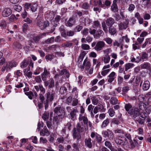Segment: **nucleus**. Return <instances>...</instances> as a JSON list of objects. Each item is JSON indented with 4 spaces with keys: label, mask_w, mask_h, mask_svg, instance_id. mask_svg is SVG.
I'll return each mask as SVG.
<instances>
[{
    "label": "nucleus",
    "mask_w": 151,
    "mask_h": 151,
    "mask_svg": "<svg viewBox=\"0 0 151 151\" xmlns=\"http://www.w3.org/2000/svg\"><path fill=\"white\" fill-rule=\"evenodd\" d=\"M34 93L35 97H37L38 96V93L40 91V93L39 94V98L41 101H43L45 100V97L44 94L45 92V89L43 87V86L40 84L38 86H34Z\"/></svg>",
    "instance_id": "obj_1"
},
{
    "label": "nucleus",
    "mask_w": 151,
    "mask_h": 151,
    "mask_svg": "<svg viewBox=\"0 0 151 151\" xmlns=\"http://www.w3.org/2000/svg\"><path fill=\"white\" fill-rule=\"evenodd\" d=\"M114 141L117 145L121 146H124L127 143V139L122 134V135H118L114 138Z\"/></svg>",
    "instance_id": "obj_2"
},
{
    "label": "nucleus",
    "mask_w": 151,
    "mask_h": 151,
    "mask_svg": "<svg viewBox=\"0 0 151 151\" xmlns=\"http://www.w3.org/2000/svg\"><path fill=\"white\" fill-rule=\"evenodd\" d=\"M50 22L48 21H43L41 19H38L36 22V26L40 29L43 30L48 27L50 25Z\"/></svg>",
    "instance_id": "obj_3"
},
{
    "label": "nucleus",
    "mask_w": 151,
    "mask_h": 151,
    "mask_svg": "<svg viewBox=\"0 0 151 151\" xmlns=\"http://www.w3.org/2000/svg\"><path fill=\"white\" fill-rule=\"evenodd\" d=\"M70 73L68 71L65 69H63L60 70L58 78H60L61 80H60V83H62L63 81H65L66 78H68L70 76Z\"/></svg>",
    "instance_id": "obj_4"
},
{
    "label": "nucleus",
    "mask_w": 151,
    "mask_h": 151,
    "mask_svg": "<svg viewBox=\"0 0 151 151\" xmlns=\"http://www.w3.org/2000/svg\"><path fill=\"white\" fill-rule=\"evenodd\" d=\"M102 134L106 140H111L114 137V133L111 130L109 129L103 131Z\"/></svg>",
    "instance_id": "obj_5"
},
{
    "label": "nucleus",
    "mask_w": 151,
    "mask_h": 151,
    "mask_svg": "<svg viewBox=\"0 0 151 151\" xmlns=\"http://www.w3.org/2000/svg\"><path fill=\"white\" fill-rule=\"evenodd\" d=\"M91 66V64L89 60L86 58L84 60L83 64L80 65V68L81 70H84L85 72H88Z\"/></svg>",
    "instance_id": "obj_6"
},
{
    "label": "nucleus",
    "mask_w": 151,
    "mask_h": 151,
    "mask_svg": "<svg viewBox=\"0 0 151 151\" xmlns=\"http://www.w3.org/2000/svg\"><path fill=\"white\" fill-rule=\"evenodd\" d=\"M45 86L48 87L49 89L53 88L55 87V83L54 79L52 78H50L48 80L43 81Z\"/></svg>",
    "instance_id": "obj_7"
},
{
    "label": "nucleus",
    "mask_w": 151,
    "mask_h": 151,
    "mask_svg": "<svg viewBox=\"0 0 151 151\" xmlns=\"http://www.w3.org/2000/svg\"><path fill=\"white\" fill-rule=\"evenodd\" d=\"M54 112L61 119L63 118L65 116V112L64 109L61 108V107L59 106L56 107L54 109Z\"/></svg>",
    "instance_id": "obj_8"
},
{
    "label": "nucleus",
    "mask_w": 151,
    "mask_h": 151,
    "mask_svg": "<svg viewBox=\"0 0 151 151\" xmlns=\"http://www.w3.org/2000/svg\"><path fill=\"white\" fill-rule=\"evenodd\" d=\"M78 120L79 123L83 124L84 127L88 126V120L86 116L82 114H80Z\"/></svg>",
    "instance_id": "obj_9"
},
{
    "label": "nucleus",
    "mask_w": 151,
    "mask_h": 151,
    "mask_svg": "<svg viewBox=\"0 0 151 151\" xmlns=\"http://www.w3.org/2000/svg\"><path fill=\"white\" fill-rule=\"evenodd\" d=\"M55 92L52 91L50 92L48 91L46 93L45 96L46 97V99L48 100L50 102H52L55 97Z\"/></svg>",
    "instance_id": "obj_10"
},
{
    "label": "nucleus",
    "mask_w": 151,
    "mask_h": 151,
    "mask_svg": "<svg viewBox=\"0 0 151 151\" xmlns=\"http://www.w3.org/2000/svg\"><path fill=\"white\" fill-rule=\"evenodd\" d=\"M106 111V109L104 108V106L101 104H99L98 106H95L93 109V113L96 114L98 111L104 112Z\"/></svg>",
    "instance_id": "obj_11"
},
{
    "label": "nucleus",
    "mask_w": 151,
    "mask_h": 151,
    "mask_svg": "<svg viewBox=\"0 0 151 151\" xmlns=\"http://www.w3.org/2000/svg\"><path fill=\"white\" fill-rule=\"evenodd\" d=\"M129 22V19H126L123 22L120 23L119 25V29L122 30L126 29L127 27Z\"/></svg>",
    "instance_id": "obj_12"
},
{
    "label": "nucleus",
    "mask_w": 151,
    "mask_h": 151,
    "mask_svg": "<svg viewBox=\"0 0 151 151\" xmlns=\"http://www.w3.org/2000/svg\"><path fill=\"white\" fill-rule=\"evenodd\" d=\"M78 112V110L74 108L70 111L69 114L68 115V116L71 120L73 121L75 120L76 119V114Z\"/></svg>",
    "instance_id": "obj_13"
},
{
    "label": "nucleus",
    "mask_w": 151,
    "mask_h": 151,
    "mask_svg": "<svg viewBox=\"0 0 151 151\" xmlns=\"http://www.w3.org/2000/svg\"><path fill=\"white\" fill-rule=\"evenodd\" d=\"M131 111L132 113L129 114L133 118H135L139 116V109L137 108L134 107L131 109Z\"/></svg>",
    "instance_id": "obj_14"
},
{
    "label": "nucleus",
    "mask_w": 151,
    "mask_h": 151,
    "mask_svg": "<svg viewBox=\"0 0 151 151\" xmlns=\"http://www.w3.org/2000/svg\"><path fill=\"white\" fill-rule=\"evenodd\" d=\"M84 124H83L78 122L76 125V129L79 132H82L84 131V129L86 130L87 129L86 128H84Z\"/></svg>",
    "instance_id": "obj_15"
},
{
    "label": "nucleus",
    "mask_w": 151,
    "mask_h": 151,
    "mask_svg": "<svg viewBox=\"0 0 151 151\" xmlns=\"http://www.w3.org/2000/svg\"><path fill=\"white\" fill-rule=\"evenodd\" d=\"M50 75V73L49 71H47L46 68H45L44 69V72L41 74V78L43 81H45L47 80V76H49Z\"/></svg>",
    "instance_id": "obj_16"
},
{
    "label": "nucleus",
    "mask_w": 151,
    "mask_h": 151,
    "mask_svg": "<svg viewBox=\"0 0 151 151\" xmlns=\"http://www.w3.org/2000/svg\"><path fill=\"white\" fill-rule=\"evenodd\" d=\"M76 22L75 18L74 17H71L67 21L66 23V25L67 26L72 27L75 24Z\"/></svg>",
    "instance_id": "obj_17"
},
{
    "label": "nucleus",
    "mask_w": 151,
    "mask_h": 151,
    "mask_svg": "<svg viewBox=\"0 0 151 151\" xmlns=\"http://www.w3.org/2000/svg\"><path fill=\"white\" fill-rule=\"evenodd\" d=\"M80 132L78 131L76 128H74L73 134V138L74 139H76L77 140L80 139L81 137Z\"/></svg>",
    "instance_id": "obj_18"
},
{
    "label": "nucleus",
    "mask_w": 151,
    "mask_h": 151,
    "mask_svg": "<svg viewBox=\"0 0 151 151\" xmlns=\"http://www.w3.org/2000/svg\"><path fill=\"white\" fill-rule=\"evenodd\" d=\"M12 13V11L10 8H5L3 11L2 15L4 17H7L10 15Z\"/></svg>",
    "instance_id": "obj_19"
},
{
    "label": "nucleus",
    "mask_w": 151,
    "mask_h": 151,
    "mask_svg": "<svg viewBox=\"0 0 151 151\" xmlns=\"http://www.w3.org/2000/svg\"><path fill=\"white\" fill-rule=\"evenodd\" d=\"M6 64L8 67V69H9L10 70L12 68L16 67L18 65V63L17 62L12 61L6 63Z\"/></svg>",
    "instance_id": "obj_20"
},
{
    "label": "nucleus",
    "mask_w": 151,
    "mask_h": 151,
    "mask_svg": "<svg viewBox=\"0 0 151 151\" xmlns=\"http://www.w3.org/2000/svg\"><path fill=\"white\" fill-rule=\"evenodd\" d=\"M108 78L107 79L108 82L110 83L112 82L116 77L115 73L114 72H112L108 76Z\"/></svg>",
    "instance_id": "obj_21"
},
{
    "label": "nucleus",
    "mask_w": 151,
    "mask_h": 151,
    "mask_svg": "<svg viewBox=\"0 0 151 151\" xmlns=\"http://www.w3.org/2000/svg\"><path fill=\"white\" fill-rule=\"evenodd\" d=\"M141 68L142 69H146L150 71L151 69L150 64L148 62H145L141 65Z\"/></svg>",
    "instance_id": "obj_22"
},
{
    "label": "nucleus",
    "mask_w": 151,
    "mask_h": 151,
    "mask_svg": "<svg viewBox=\"0 0 151 151\" xmlns=\"http://www.w3.org/2000/svg\"><path fill=\"white\" fill-rule=\"evenodd\" d=\"M94 106H93L91 104L89 105L88 107V110L90 113V115L92 118L94 116V114L93 113V109Z\"/></svg>",
    "instance_id": "obj_23"
},
{
    "label": "nucleus",
    "mask_w": 151,
    "mask_h": 151,
    "mask_svg": "<svg viewBox=\"0 0 151 151\" xmlns=\"http://www.w3.org/2000/svg\"><path fill=\"white\" fill-rule=\"evenodd\" d=\"M38 8V5L36 2L31 3L30 10L32 12H35L37 10Z\"/></svg>",
    "instance_id": "obj_24"
},
{
    "label": "nucleus",
    "mask_w": 151,
    "mask_h": 151,
    "mask_svg": "<svg viewBox=\"0 0 151 151\" xmlns=\"http://www.w3.org/2000/svg\"><path fill=\"white\" fill-rule=\"evenodd\" d=\"M40 135L42 136H44L45 135L48 136L49 135V132L46 127H44L43 129L40 131Z\"/></svg>",
    "instance_id": "obj_25"
},
{
    "label": "nucleus",
    "mask_w": 151,
    "mask_h": 151,
    "mask_svg": "<svg viewBox=\"0 0 151 151\" xmlns=\"http://www.w3.org/2000/svg\"><path fill=\"white\" fill-rule=\"evenodd\" d=\"M30 69L29 68H26L24 69L23 72L24 75L28 77V78H32V73L30 71Z\"/></svg>",
    "instance_id": "obj_26"
},
{
    "label": "nucleus",
    "mask_w": 151,
    "mask_h": 151,
    "mask_svg": "<svg viewBox=\"0 0 151 151\" xmlns=\"http://www.w3.org/2000/svg\"><path fill=\"white\" fill-rule=\"evenodd\" d=\"M134 107H133L132 106L129 104H126L124 106V108L125 110L128 112L129 114L132 113V112L131 111V109Z\"/></svg>",
    "instance_id": "obj_27"
},
{
    "label": "nucleus",
    "mask_w": 151,
    "mask_h": 151,
    "mask_svg": "<svg viewBox=\"0 0 151 151\" xmlns=\"http://www.w3.org/2000/svg\"><path fill=\"white\" fill-rule=\"evenodd\" d=\"M150 86V83L149 81H145L142 85V89L145 91L148 90Z\"/></svg>",
    "instance_id": "obj_28"
},
{
    "label": "nucleus",
    "mask_w": 151,
    "mask_h": 151,
    "mask_svg": "<svg viewBox=\"0 0 151 151\" xmlns=\"http://www.w3.org/2000/svg\"><path fill=\"white\" fill-rule=\"evenodd\" d=\"M111 10L114 12H116L118 11V9L117 4L113 2L111 6Z\"/></svg>",
    "instance_id": "obj_29"
},
{
    "label": "nucleus",
    "mask_w": 151,
    "mask_h": 151,
    "mask_svg": "<svg viewBox=\"0 0 151 151\" xmlns=\"http://www.w3.org/2000/svg\"><path fill=\"white\" fill-rule=\"evenodd\" d=\"M109 33L111 35H114L116 33V29L112 26H110L109 28Z\"/></svg>",
    "instance_id": "obj_30"
},
{
    "label": "nucleus",
    "mask_w": 151,
    "mask_h": 151,
    "mask_svg": "<svg viewBox=\"0 0 151 151\" xmlns=\"http://www.w3.org/2000/svg\"><path fill=\"white\" fill-rule=\"evenodd\" d=\"M91 139L90 138L85 140V144L86 146L89 148H91L92 147V144L91 142Z\"/></svg>",
    "instance_id": "obj_31"
},
{
    "label": "nucleus",
    "mask_w": 151,
    "mask_h": 151,
    "mask_svg": "<svg viewBox=\"0 0 151 151\" xmlns=\"http://www.w3.org/2000/svg\"><path fill=\"white\" fill-rule=\"evenodd\" d=\"M114 22V19L111 18H109L107 19L106 21V24L108 26H112Z\"/></svg>",
    "instance_id": "obj_32"
},
{
    "label": "nucleus",
    "mask_w": 151,
    "mask_h": 151,
    "mask_svg": "<svg viewBox=\"0 0 151 151\" xmlns=\"http://www.w3.org/2000/svg\"><path fill=\"white\" fill-rule=\"evenodd\" d=\"M110 119L107 118L104 121L102 122V124L101 126V128H105L109 124Z\"/></svg>",
    "instance_id": "obj_33"
},
{
    "label": "nucleus",
    "mask_w": 151,
    "mask_h": 151,
    "mask_svg": "<svg viewBox=\"0 0 151 151\" xmlns=\"http://www.w3.org/2000/svg\"><path fill=\"white\" fill-rule=\"evenodd\" d=\"M103 31L100 29H98L96 33L94 35V37L96 38H99L102 34H103Z\"/></svg>",
    "instance_id": "obj_34"
},
{
    "label": "nucleus",
    "mask_w": 151,
    "mask_h": 151,
    "mask_svg": "<svg viewBox=\"0 0 151 151\" xmlns=\"http://www.w3.org/2000/svg\"><path fill=\"white\" fill-rule=\"evenodd\" d=\"M110 57L108 55H106L103 57L102 58V60L105 63H108L110 60Z\"/></svg>",
    "instance_id": "obj_35"
},
{
    "label": "nucleus",
    "mask_w": 151,
    "mask_h": 151,
    "mask_svg": "<svg viewBox=\"0 0 151 151\" xmlns=\"http://www.w3.org/2000/svg\"><path fill=\"white\" fill-rule=\"evenodd\" d=\"M131 61L132 62H135L138 63H139L140 61H142L141 56L139 57L138 56L136 57V58H135L133 56V55H132V56H131Z\"/></svg>",
    "instance_id": "obj_36"
},
{
    "label": "nucleus",
    "mask_w": 151,
    "mask_h": 151,
    "mask_svg": "<svg viewBox=\"0 0 151 151\" xmlns=\"http://www.w3.org/2000/svg\"><path fill=\"white\" fill-rule=\"evenodd\" d=\"M43 71L42 68L37 66L34 70L33 74L35 75H38L40 74Z\"/></svg>",
    "instance_id": "obj_37"
},
{
    "label": "nucleus",
    "mask_w": 151,
    "mask_h": 151,
    "mask_svg": "<svg viewBox=\"0 0 151 151\" xmlns=\"http://www.w3.org/2000/svg\"><path fill=\"white\" fill-rule=\"evenodd\" d=\"M78 90L77 88L76 87H74L72 89L71 93L73 96L76 97L78 98Z\"/></svg>",
    "instance_id": "obj_38"
},
{
    "label": "nucleus",
    "mask_w": 151,
    "mask_h": 151,
    "mask_svg": "<svg viewBox=\"0 0 151 151\" xmlns=\"http://www.w3.org/2000/svg\"><path fill=\"white\" fill-rule=\"evenodd\" d=\"M35 90L34 88V91H33V93L31 91H30L29 92H25V94L27 96L28 98L30 99H32V97L35 96V94L34 93V90Z\"/></svg>",
    "instance_id": "obj_39"
},
{
    "label": "nucleus",
    "mask_w": 151,
    "mask_h": 151,
    "mask_svg": "<svg viewBox=\"0 0 151 151\" xmlns=\"http://www.w3.org/2000/svg\"><path fill=\"white\" fill-rule=\"evenodd\" d=\"M124 63V62L123 61L121 60H119V62H117L115 63H114L113 66L112 67V68H116L118 67H119V64L120 65H122Z\"/></svg>",
    "instance_id": "obj_40"
},
{
    "label": "nucleus",
    "mask_w": 151,
    "mask_h": 151,
    "mask_svg": "<svg viewBox=\"0 0 151 151\" xmlns=\"http://www.w3.org/2000/svg\"><path fill=\"white\" fill-rule=\"evenodd\" d=\"M136 121L141 124H144L145 121L144 117L142 116H140V117L137 118Z\"/></svg>",
    "instance_id": "obj_41"
},
{
    "label": "nucleus",
    "mask_w": 151,
    "mask_h": 151,
    "mask_svg": "<svg viewBox=\"0 0 151 151\" xmlns=\"http://www.w3.org/2000/svg\"><path fill=\"white\" fill-rule=\"evenodd\" d=\"M142 60L143 61H146L148 59V55L146 52H142L141 55Z\"/></svg>",
    "instance_id": "obj_42"
},
{
    "label": "nucleus",
    "mask_w": 151,
    "mask_h": 151,
    "mask_svg": "<svg viewBox=\"0 0 151 151\" xmlns=\"http://www.w3.org/2000/svg\"><path fill=\"white\" fill-rule=\"evenodd\" d=\"M28 63V60L25 59L21 63V67L22 68H25L27 67Z\"/></svg>",
    "instance_id": "obj_43"
},
{
    "label": "nucleus",
    "mask_w": 151,
    "mask_h": 151,
    "mask_svg": "<svg viewBox=\"0 0 151 151\" xmlns=\"http://www.w3.org/2000/svg\"><path fill=\"white\" fill-rule=\"evenodd\" d=\"M110 103L113 105H115L118 103V100L116 97H112L110 99Z\"/></svg>",
    "instance_id": "obj_44"
},
{
    "label": "nucleus",
    "mask_w": 151,
    "mask_h": 151,
    "mask_svg": "<svg viewBox=\"0 0 151 151\" xmlns=\"http://www.w3.org/2000/svg\"><path fill=\"white\" fill-rule=\"evenodd\" d=\"M72 150L71 151H79L78 144L73 143L72 145Z\"/></svg>",
    "instance_id": "obj_45"
},
{
    "label": "nucleus",
    "mask_w": 151,
    "mask_h": 151,
    "mask_svg": "<svg viewBox=\"0 0 151 151\" xmlns=\"http://www.w3.org/2000/svg\"><path fill=\"white\" fill-rule=\"evenodd\" d=\"M81 8L85 9H89L90 8V6L88 2H84L81 6Z\"/></svg>",
    "instance_id": "obj_46"
},
{
    "label": "nucleus",
    "mask_w": 151,
    "mask_h": 151,
    "mask_svg": "<svg viewBox=\"0 0 151 151\" xmlns=\"http://www.w3.org/2000/svg\"><path fill=\"white\" fill-rule=\"evenodd\" d=\"M0 26L2 28L6 29V23L4 20L0 21Z\"/></svg>",
    "instance_id": "obj_47"
},
{
    "label": "nucleus",
    "mask_w": 151,
    "mask_h": 151,
    "mask_svg": "<svg viewBox=\"0 0 151 151\" xmlns=\"http://www.w3.org/2000/svg\"><path fill=\"white\" fill-rule=\"evenodd\" d=\"M134 65L131 63H128L125 65V70L127 71L128 70L132 68Z\"/></svg>",
    "instance_id": "obj_48"
},
{
    "label": "nucleus",
    "mask_w": 151,
    "mask_h": 151,
    "mask_svg": "<svg viewBox=\"0 0 151 151\" xmlns=\"http://www.w3.org/2000/svg\"><path fill=\"white\" fill-rule=\"evenodd\" d=\"M71 124L70 123H68L67 125L65 126V127L64 128H63L62 130V133L63 134V136H64V134H65V128H67V127H68V129L69 130L70 129V127H71Z\"/></svg>",
    "instance_id": "obj_49"
},
{
    "label": "nucleus",
    "mask_w": 151,
    "mask_h": 151,
    "mask_svg": "<svg viewBox=\"0 0 151 151\" xmlns=\"http://www.w3.org/2000/svg\"><path fill=\"white\" fill-rule=\"evenodd\" d=\"M93 26L94 28H98L99 27L101 28V24L99 22L98 20L93 22Z\"/></svg>",
    "instance_id": "obj_50"
},
{
    "label": "nucleus",
    "mask_w": 151,
    "mask_h": 151,
    "mask_svg": "<svg viewBox=\"0 0 151 151\" xmlns=\"http://www.w3.org/2000/svg\"><path fill=\"white\" fill-rule=\"evenodd\" d=\"M101 25L103 30L105 33H107L108 32V28L105 22L103 21L102 22Z\"/></svg>",
    "instance_id": "obj_51"
},
{
    "label": "nucleus",
    "mask_w": 151,
    "mask_h": 151,
    "mask_svg": "<svg viewBox=\"0 0 151 151\" xmlns=\"http://www.w3.org/2000/svg\"><path fill=\"white\" fill-rule=\"evenodd\" d=\"M79 103V101L76 98H73L72 102V105L73 106H77Z\"/></svg>",
    "instance_id": "obj_52"
},
{
    "label": "nucleus",
    "mask_w": 151,
    "mask_h": 151,
    "mask_svg": "<svg viewBox=\"0 0 151 151\" xmlns=\"http://www.w3.org/2000/svg\"><path fill=\"white\" fill-rule=\"evenodd\" d=\"M73 46L72 45V44L71 42H67L64 43H63L62 45V47H71Z\"/></svg>",
    "instance_id": "obj_53"
},
{
    "label": "nucleus",
    "mask_w": 151,
    "mask_h": 151,
    "mask_svg": "<svg viewBox=\"0 0 151 151\" xmlns=\"http://www.w3.org/2000/svg\"><path fill=\"white\" fill-rule=\"evenodd\" d=\"M129 142L132 148H134L137 144V142L135 139H134L133 141L132 139L129 141Z\"/></svg>",
    "instance_id": "obj_54"
},
{
    "label": "nucleus",
    "mask_w": 151,
    "mask_h": 151,
    "mask_svg": "<svg viewBox=\"0 0 151 151\" xmlns=\"http://www.w3.org/2000/svg\"><path fill=\"white\" fill-rule=\"evenodd\" d=\"M49 116V113L48 112L45 111L43 114L42 117L45 121H46L48 119Z\"/></svg>",
    "instance_id": "obj_55"
},
{
    "label": "nucleus",
    "mask_w": 151,
    "mask_h": 151,
    "mask_svg": "<svg viewBox=\"0 0 151 151\" xmlns=\"http://www.w3.org/2000/svg\"><path fill=\"white\" fill-rule=\"evenodd\" d=\"M96 141L99 143H101V142L102 140V137L99 134L96 133Z\"/></svg>",
    "instance_id": "obj_56"
},
{
    "label": "nucleus",
    "mask_w": 151,
    "mask_h": 151,
    "mask_svg": "<svg viewBox=\"0 0 151 151\" xmlns=\"http://www.w3.org/2000/svg\"><path fill=\"white\" fill-rule=\"evenodd\" d=\"M67 91V89L65 87L62 86L60 88L59 92L61 94H63L66 93Z\"/></svg>",
    "instance_id": "obj_57"
},
{
    "label": "nucleus",
    "mask_w": 151,
    "mask_h": 151,
    "mask_svg": "<svg viewBox=\"0 0 151 151\" xmlns=\"http://www.w3.org/2000/svg\"><path fill=\"white\" fill-rule=\"evenodd\" d=\"M105 46V43L102 41H100L96 44V47H103Z\"/></svg>",
    "instance_id": "obj_58"
},
{
    "label": "nucleus",
    "mask_w": 151,
    "mask_h": 151,
    "mask_svg": "<svg viewBox=\"0 0 151 151\" xmlns=\"http://www.w3.org/2000/svg\"><path fill=\"white\" fill-rule=\"evenodd\" d=\"M108 113H109V115L111 117H113L115 115V112L112 108H110L109 109Z\"/></svg>",
    "instance_id": "obj_59"
},
{
    "label": "nucleus",
    "mask_w": 151,
    "mask_h": 151,
    "mask_svg": "<svg viewBox=\"0 0 151 151\" xmlns=\"http://www.w3.org/2000/svg\"><path fill=\"white\" fill-rule=\"evenodd\" d=\"M110 69H106L103 70L102 69L101 72V74L103 76H105L110 72Z\"/></svg>",
    "instance_id": "obj_60"
},
{
    "label": "nucleus",
    "mask_w": 151,
    "mask_h": 151,
    "mask_svg": "<svg viewBox=\"0 0 151 151\" xmlns=\"http://www.w3.org/2000/svg\"><path fill=\"white\" fill-rule=\"evenodd\" d=\"M92 104L94 105H97L98 103L99 100L96 97H93L91 98Z\"/></svg>",
    "instance_id": "obj_61"
},
{
    "label": "nucleus",
    "mask_w": 151,
    "mask_h": 151,
    "mask_svg": "<svg viewBox=\"0 0 151 151\" xmlns=\"http://www.w3.org/2000/svg\"><path fill=\"white\" fill-rule=\"evenodd\" d=\"M14 9L17 12H20L22 9V7L18 5H15L13 6Z\"/></svg>",
    "instance_id": "obj_62"
},
{
    "label": "nucleus",
    "mask_w": 151,
    "mask_h": 151,
    "mask_svg": "<svg viewBox=\"0 0 151 151\" xmlns=\"http://www.w3.org/2000/svg\"><path fill=\"white\" fill-rule=\"evenodd\" d=\"M151 43V38L146 39L145 43L143 44L142 46L144 47L147 46V45H149Z\"/></svg>",
    "instance_id": "obj_63"
},
{
    "label": "nucleus",
    "mask_w": 151,
    "mask_h": 151,
    "mask_svg": "<svg viewBox=\"0 0 151 151\" xmlns=\"http://www.w3.org/2000/svg\"><path fill=\"white\" fill-rule=\"evenodd\" d=\"M135 8V6L133 4H131L129 5L128 10L130 12H132Z\"/></svg>",
    "instance_id": "obj_64"
}]
</instances>
